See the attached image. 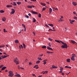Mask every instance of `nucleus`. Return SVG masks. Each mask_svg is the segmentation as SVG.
I'll return each instance as SVG.
<instances>
[{
    "mask_svg": "<svg viewBox=\"0 0 77 77\" xmlns=\"http://www.w3.org/2000/svg\"><path fill=\"white\" fill-rule=\"evenodd\" d=\"M33 22L34 23H35V22L36 21V19H35V18H33Z\"/></svg>",
    "mask_w": 77,
    "mask_h": 77,
    "instance_id": "a878e982",
    "label": "nucleus"
},
{
    "mask_svg": "<svg viewBox=\"0 0 77 77\" xmlns=\"http://www.w3.org/2000/svg\"><path fill=\"white\" fill-rule=\"evenodd\" d=\"M23 48H26V45H25V44H23Z\"/></svg>",
    "mask_w": 77,
    "mask_h": 77,
    "instance_id": "bb28decb",
    "label": "nucleus"
},
{
    "mask_svg": "<svg viewBox=\"0 0 77 77\" xmlns=\"http://www.w3.org/2000/svg\"><path fill=\"white\" fill-rule=\"evenodd\" d=\"M46 9V8H43L42 9L43 11H45V9Z\"/></svg>",
    "mask_w": 77,
    "mask_h": 77,
    "instance_id": "79ce46f5",
    "label": "nucleus"
},
{
    "mask_svg": "<svg viewBox=\"0 0 77 77\" xmlns=\"http://www.w3.org/2000/svg\"><path fill=\"white\" fill-rule=\"evenodd\" d=\"M38 60H42L41 58L39 57L38 58Z\"/></svg>",
    "mask_w": 77,
    "mask_h": 77,
    "instance_id": "72a5a7b5",
    "label": "nucleus"
},
{
    "mask_svg": "<svg viewBox=\"0 0 77 77\" xmlns=\"http://www.w3.org/2000/svg\"><path fill=\"white\" fill-rule=\"evenodd\" d=\"M60 42L63 45L62 46V48H68V45L66 44L63 42L62 41H60Z\"/></svg>",
    "mask_w": 77,
    "mask_h": 77,
    "instance_id": "f257e3e1",
    "label": "nucleus"
},
{
    "mask_svg": "<svg viewBox=\"0 0 77 77\" xmlns=\"http://www.w3.org/2000/svg\"><path fill=\"white\" fill-rule=\"evenodd\" d=\"M72 56H73L72 57H75V56L76 55H75V54H72Z\"/></svg>",
    "mask_w": 77,
    "mask_h": 77,
    "instance_id": "f704fd0d",
    "label": "nucleus"
},
{
    "mask_svg": "<svg viewBox=\"0 0 77 77\" xmlns=\"http://www.w3.org/2000/svg\"><path fill=\"white\" fill-rule=\"evenodd\" d=\"M31 12L33 14H35V15H37L38 13V12H36L35 11H33V10L31 11Z\"/></svg>",
    "mask_w": 77,
    "mask_h": 77,
    "instance_id": "39448f33",
    "label": "nucleus"
},
{
    "mask_svg": "<svg viewBox=\"0 0 77 77\" xmlns=\"http://www.w3.org/2000/svg\"><path fill=\"white\" fill-rule=\"evenodd\" d=\"M72 4L74 5V6H76V5H77V3L75 2H72Z\"/></svg>",
    "mask_w": 77,
    "mask_h": 77,
    "instance_id": "f8f14e48",
    "label": "nucleus"
},
{
    "mask_svg": "<svg viewBox=\"0 0 77 77\" xmlns=\"http://www.w3.org/2000/svg\"><path fill=\"white\" fill-rule=\"evenodd\" d=\"M48 39L49 41H52V39L51 38H48Z\"/></svg>",
    "mask_w": 77,
    "mask_h": 77,
    "instance_id": "a19ab883",
    "label": "nucleus"
},
{
    "mask_svg": "<svg viewBox=\"0 0 77 77\" xmlns=\"http://www.w3.org/2000/svg\"><path fill=\"white\" fill-rule=\"evenodd\" d=\"M28 15H29V16H31V14H30V13H29L28 14Z\"/></svg>",
    "mask_w": 77,
    "mask_h": 77,
    "instance_id": "603ef678",
    "label": "nucleus"
},
{
    "mask_svg": "<svg viewBox=\"0 0 77 77\" xmlns=\"http://www.w3.org/2000/svg\"><path fill=\"white\" fill-rule=\"evenodd\" d=\"M20 47H21L22 48H23V45H20Z\"/></svg>",
    "mask_w": 77,
    "mask_h": 77,
    "instance_id": "4d7b16f0",
    "label": "nucleus"
},
{
    "mask_svg": "<svg viewBox=\"0 0 77 77\" xmlns=\"http://www.w3.org/2000/svg\"><path fill=\"white\" fill-rule=\"evenodd\" d=\"M7 31H6V29H4V32H7Z\"/></svg>",
    "mask_w": 77,
    "mask_h": 77,
    "instance_id": "a18cd8bd",
    "label": "nucleus"
},
{
    "mask_svg": "<svg viewBox=\"0 0 77 77\" xmlns=\"http://www.w3.org/2000/svg\"><path fill=\"white\" fill-rule=\"evenodd\" d=\"M71 59L73 61H75V59L74 57H72L71 58Z\"/></svg>",
    "mask_w": 77,
    "mask_h": 77,
    "instance_id": "6e6552de",
    "label": "nucleus"
},
{
    "mask_svg": "<svg viewBox=\"0 0 77 77\" xmlns=\"http://www.w3.org/2000/svg\"><path fill=\"white\" fill-rule=\"evenodd\" d=\"M16 60H14V61L15 63H16V65H18L19 64V61H17V60H18V59L17 57H16Z\"/></svg>",
    "mask_w": 77,
    "mask_h": 77,
    "instance_id": "7ed1b4c3",
    "label": "nucleus"
},
{
    "mask_svg": "<svg viewBox=\"0 0 77 77\" xmlns=\"http://www.w3.org/2000/svg\"><path fill=\"white\" fill-rule=\"evenodd\" d=\"M14 76L16 77H21V76H20V74H17L15 75Z\"/></svg>",
    "mask_w": 77,
    "mask_h": 77,
    "instance_id": "9b49d317",
    "label": "nucleus"
},
{
    "mask_svg": "<svg viewBox=\"0 0 77 77\" xmlns=\"http://www.w3.org/2000/svg\"><path fill=\"white\" fill-rule=\"evenodd\" d=\"M8 73L9 74L8 75H9L10 77H13V75H14V73H13V72H12V71H9Z\"/></svg>",
    "mask_w": 77,
    "mask_h": 77,
    "instance_id": "f03ea898",
    "label": "nucleus"
},
{
    "mask_svg": "<svg viewBox=\"0 0 77 77\" xmlns=\"http://www.w3.org/2000/svg\"><path fill=\"white\" fill-rule=\"evenodd\" d=\"M27 61H28L27 59H26V60H25V62H27Z\"/></svg>",
    "mask_w": 77,
    "mask_h": 77,
    "instance_id": "052dcab7",
    "label": "nucleus"
},
{
    "mask_svg": "<svg viewBox=\"0 0 77 77\" xmlns=\"http://www.w3.org/2000/svg\"><path fill=\"white\" fill-rule=\"evenodd\" d=\"M3 66H4L3 65H2L0 66V68H2V67H3Z\"/></svg>",
    "mask_w": 77,
    "mask_h": 77,
    "instance_id": "4c0bfd02",
    "label": "nucleus"
},
{
    "mask_svg": "<svg viewBox=\"0 0 77 77\" xmlns=\"http://www.w3.org/2000/svg\"><path fill=\"white\" fill-rule=\"evenodd\" d=\"M62 74L63 75H64V73H63V72H62Z\"/></svg>",
    "mask_w": 77,
    "mask_h": 77,
    "instance_id": "0e129e2a",
    "label": "nucleus"
},
{
    "mask_svg": "<svg viewBox=\"0 0 77 77\" xmlns=\"http://www.w3.org/2000/svg\"><path fill=\"white\" fill-rule=\"evenodd\" d=\"M4 12L5 11H3V10L0 11V13H4Z\"/></svg>",
    "mask_w": 77,
    "mask_h": 77,
    "instance_id": "7c9ffc66",
    "label": "nucleus"
},
{
    "mask_svg": "<svg viewBox=\"0 0 77 77\" xmlns=\"http://www.w3.org/2000/svg\"><path fill=\"white\" fill-rule=\"evenodd\" d=\"M63 68H62V67L60 68V71H62V70H63Z\"/></svg>",
    "mask_w": 77,
    "mask_h": 77,
    "instance_id": "37998d69",
    "label": "nucleus"
},
{
    "mask_svg": "<svg viewBox=\"0 0 77 77\" xmlns=\"http://www.w3.org/2000/svg\"><path fill=\"white\" fill-rule=\"evenodd\" d=\"M73 14H76V13H75V11H74L73 12Z\"/></svg>",
    "mask_w": 77,
    "mask_h": 77,
    "instance_id": "3c124183",
    "label": "nucleus"
},
{
    "mask_svg": "<svg viewBox=\"0 0 77 77\" xmlns=\"http://www.w3.org/2000/svg\"><path fill=\"white\" fill-rule=\"evenodd\" d=\"M6 7L7 8H11V7H12V5H7Z\"/></svg>",
    "mask_w": 77,
    "mask_h": 77,
    "instance_id": "ddd939ff",
    "label": "nucleus"
},
{
    "mask_svg": "<svg viewBox=\"0 0 77 77\" xmlns=\"http://www.w3.org/2000/svg\"><path fill=\"white\" fill-rule=\"evenodd\" d=\"M41 5H42V6H45L46 5V4H45L43 3L42 2L41 3Z\"/></svg>",
    "mask_w": 77,
    "mask_h": 77,
    "instance_id": "dca6fc26",
    "label": "nucleus"
},
{
    "mask_svg": "<svg viewBox=\"0 0 77 77\" xmlns=\"http://www.w3.org/2000/svg\"><path fill=\"white\" fill-rule=\"evenodd\" d=\"M48 45L49 46V47H51V44L50 43H49Z\"/></svg>",
    "mask_w": 77,
    "mask_h": 77,
    "instance_id": "49530a36",
    "label": "nucleus"
},
{
    "mask_svg": "<svg viewBox=\"0 0 77 77\" xmlns=\"http://www.w3.org/2000/svg\"><path fill=\"white\" fill-rule=\"evenodd\" d=\"M6 66H4V67H3L2 69L1 70H2V71H3V70H4V69H6Z\"/></svg>",
    "mask_w": 77,
    "mask_h": 77,
    "instance_id": "4468645a",
    "label": "nucleus"
},
{
    "mask_svg": "<svg viewBox=\"0 0 77 77\" xmlns=\"http://www.w3.org/2000/svg\"><path fill=\"white\" fill-rule=\"evenodd\" d=\"M13 3L14 4H12V5H14V6H17V4L16 3H15V2H13Z\"/></svg>",
    "mask_w": 77,
    "mask_h": 77,
    "instance_id": "412c9836",
    "label": "nucleus"
},
{
    "mask_svg": "<svg viewBox=\"0 0 77 77\" xmlns=\"http://www.w3.org/2000/svg\"><path fill=\"white\" fill-rule=\"evenodd\" d=\"M47 72H48V71H45L44 73H43V74H46Z\"/></svg>",
    "mask_w": 77,
    "mask_h": 77,
    "instance_id": "ea45409f",
    "label": "nucleus"
},
{
    "mask_svg": "<svg viewBox=\"0 0 77 77\" xmlns=\"http://www.w3.org/2000/svg\"><path fill=\"white\" fill-rule=\"evenodd\" d=\"M47 49L48 50H52L53 51V50L52 48H51L49 46H48L47 47Z\"/></svg>",
    "mask_w": 77,
    "mask_h": 77,
    "instance_id": "1a4fd4ad",
    "label": "nucleus"
},
{
    "mask_svg": "<svg viewBox=\"0 0 77 77\" xmlns=\"http://www.w3.org/2000/svg\"><path fill=\"white\" fill-rule=\"evenodd\" d=\"M69 21L70 22L71 24H73L72 23H74V21H75V20H71V19H70L69 20Z\"/></svg>",
    "mask_w": 77,
    "mask_h": 77,
    "instance_id": "9d476101",
    "label": "nucleus"
},
{
    "mask_svg": "<svg viewBox=\"0 0 77 77\" xmlns=\"http://www.w3.org/2000/svg\"><path fill=\"white\" fill-rule=\"evenodd\" d=\"M27 8H32V6H27Z\"/></svg>",
    "mask_w": 77,
    "mask_h": 77,
    "instance_id": "b1692460",
    "label": "nucleus"
},
{
    "mask_svg": "<svg viewBox=\"0 0 77 77\" xmlns=\"http://www.w3.org/2000/svg\"><path fill=\"white\" fill-rule=\"evenodd\" d=\"M47 53H48V54L50 53V52L48 51H47Z\"/></svg>",
    "mask_w": 77,
    "mask_h": 77,
    "instance_id": "5fc2aeb1",
    "label": "nucleus"
},
{
    "mask_svg": "<svg viewBox=\"0 0 77 77\" xmlns=\"http://www.w3.org/2000/svg\"><path fill=\"white\" fill-rule=\"evenodd\" d=\"M70 42H71V43H72V44H77V43L76 42L72 40L70 41Z\"/></svg>",
    "mask_w": 77,
    "mask_h": 77,
    "instance_id": "0eeeda50",
    "label": "nucleus"
},
{
    "mask_svg": "<svg viewBox=\"0 0 77 77\" xmlns=\"http://www.w3.org/2000/svg\"><path fill=\"white\" fill-rule=\"evenodd\" d=\"M56 42H58V43H60V41L58 40H55Z\"/></svg>",
    "mask_w": 77,
    "mask_h": 77,
    "instance_id": "473e14b6",
    "label": "nucleus"
},
{
    "mask_svg": "<svg viewBox=\"0 0 77 77\" xmlns=\"http://www.w3.org/2000/svg\"><path fill=\"white\" fill-rule=\"evenodd\" d=\"M74 19H75V20H77V17H75L74 18Z\"/></svg>",
    "mask_w": 77,
    "mask_h": 77,
    "instance_id": "8fccbe9b",
    "label": "nucleus"
},
{
    "mask_svg": "<svg viewBox=\"0 0 77 77\" xmlns=\"http://www.w3.org/2000/svg\"><path fill=\"white\" fill-rule=\"evenodd\" d=\"M33 33L34 35H35V32H33Z\"/></svg>",
    "mask_w": 77,
    "mask_h": 77,
    "instance_id": "338daca9",
    "label": "nucleus"
},
{
    "mask_svg": "<svg viewBox=\"0 0 77 77\" xmlns=\"http://www.w3.org/2000/svg\"><path fill=\"white\" fill-rule=\"evenodd\" d=\"M2 20L3 21H6V18L4 17L2 18Z\"/></svg>",
    "mask_w": 77,
    "mask_h": 77,
    "instance_id": "2eb2a0df",
    "label": "nucleus"
},
{
    "mask_svg": "<svg viewBox=\"0 0 77 77\" xmlns=\"http://www.w3.org/2000/svg\"><path fill=\"white\" fill-rule=\"evenodd\" d=\"M21 67H20V66H18V68L19 69H21Z\"/></svg>",
    "mask_w": 77,
    "mask_h": 77,
    "instance_id": "58836bf2",
    "label": "nucleus"
},
{
    "mask_svg": "<svg viewBox=\"0 0 77 77\" xmlns=\"http://www.w3.org/2000/svg\"><path fill=\"white\" fill-rule=\"evenodd\" d=\"M33 76H35V77H36V75L35 74H32Z\"/></svg>",
    "mask_w": 77,
    "mask_h": 77,
    "instance_id": "864d4df0",
    "label": "nucleus"
},
{
    "mask_svg": "<svg viewBox=\"0 0 77 77\" xmlns=\"http://www.w3.org/2000/svg\"><path fill=\"white\" fill-rule=\"evenodd\" d=\"M40 63V61L39 60L38 61H37L36 62V63H37V64H38V63Z\"/></svg>",
    "mask_w": 77,
    "mask_h": 77,
    "instance_id": "cd10ccee",
    "label": "nucleus"
},
{
    "mask_svg": "<svg viewBox=\"0 0 77 77\" xmlns=\"http://www.w3.org/2000/svg\"><path fill=\"white\" fill-rule=\"evenodd\" d=\"M17 5H20L21 3V2H17Z\"/></svg>",
    "mask_w": 77,
    "mask_h": 77,
    "instance_id": "6ab92c4d",
    "label": "nucleus"
},
{
    "mask_svg": "<svg viewBox=\"0 0 77 77\" xmlns=\"http://www.w3.org/2000/svg\"><path fill=\"white\" fill-rule=\"evenodd\" d=\"M26 18H29V16H26Z\"/></svg>",
    "mask_w": 77,
    "mask_h": 77,
    "instance_id": "bf43d9fd",
    "label": "nucleus"
},
{
    "mask_svg": "<svg viewBox=\"0 0 77 77\" xmlns=\"http://www.w3.org/2000/svg\"><path fill=\"white\" fill-rule=\"evenodd\" d=\"M38 66V65H35L33 67V68H36V66Z\"/></svg>",
    "mask_w": 77,
    "mask_h": 77,
    "instance_id": "e433bc0d",
    "label": "nucleus"
},
{
    "mask_svg": "<svg viewBox=\"0 0 77 77\" xmlns=\"http://www.w3.org/2000/svg\"><path fill=\"white\" fill-rule=\"evenodd\" d=\"M47 48V46H46L44 45L42 47V48Z\"/></svg>",
    "mask_w": 77,
    "mask_h": 77,
    "instance_id": "4be33fe9",
    "label": "nucleus"
},
{
    "mask_svg": "<svg viewBox=\"0 0 77 77\" xmlns=\"http://www.w3.org/2000/svg\"><path fill=\"white\" fill-rule=\"evenodd\" d=\"M20 69H24V68L21 67Z\"/></svg>",
    "mask_w": 77,
    "mask_h": 77,
    "instance_id": "e2e57ef3",
    "label": "nucleus"
},
{
    "mask_svg": "<svg viewBox=\"0 0 77 77\" xmlns=\"http://www.w3.org/2000/svg\"><path fill=\"white\" fill-rule=\"evenodd\" d=\"M52 67L53 68H55V66H52Z\"/></svg>",
    "mask_w": 77,
    "mask_h": 77,
    "instance_id": "de8ad7c7",
    "label": "nucleus"
},
{
    "mask_svg": "<svg viewBox=\"0 0 77 77\" xmlns=\"http://www.w3.org/2000/svg\"><path fill=\"white\" fill-rule=\"evenodd\" d=\"M65 68H69L70 69H71V67H68V66H65Z\"/></svg>",
    "mask_w": 77,
    "mask_h": 77,
    "instance_id": "5701e85b",
    "label": "nucleus"
},
{
    "mask_svg": "<svg viewBox=\"0 0 77 77\" xmlns=\"http://www.w3.org/2000/svg\"><path fill=\"white\" fill-rule=\"evenodd\" d=\"M8 56H9V55H7L5 56L4 55L3 56H1V57H0V60H2V59H5V58H6V57H8Z\"/></svg>",
    "mask_w": 77,
    "mask_h": 77,
    "instance_id": "20e7f679",
    "label": "nucleus"
},
{
    "mask_svg": "<svg viewBox=\"0 0 77 77\" xmlns=\"http://www.w3.org/2000/svg\"><path fill=\"white\" fill-rule=\"evenodd\" d=\"M42 77V75L39 76L38 77Z\"/></svg>",
    "mask_w": 77,
    "mask_h": 77,
    "instance_id": "774afa93",
    "label": "nucleus"
},
{
    "mask_svg": "<svg viewBox=\"0 0 77 77\" xmlns=\"http://www.w3.org/2000/svg\"><path fill=\"white\" fill-rule=\"evenodd\" d=\"M5 45L0 46V48H2V47H5Z\"/></svg>",
    "mask_w": 77,
    "mask_h": 77,
    "instance_id": "2f4dec72",
    "label": "nucleus"
},
{
    "mask_svg": "<svg viewBox=\"0 0 77 77\" xmlns=\"http://www.w3.org/2000/svg\"><path fill=\"white\" fill-rule=\"evenodd\" d=\"M22 26H23V27H24V28L25 29V28L26 27L25 25L24 24H22Z\"/></svg>",
    "mask_w": 77,
    "mask_h": 77,
    "instance_id": "c03bdc74",
    "label": "nucleus"
},
{
    "mask_svg": "<svg viewBox=\"0 0 77 77\" xmlns=\"http://www.w3.org/2000/svg\"><path fill=\"white\" fill-rule=\"evenodd\" d=\"M38 17H39V18L41 17V14L39 13L38 14Z\"/></svg>",
    "mask_w": 77,
    "mask_h": 77,
    "instance_id": "c756f323",
    "label": "nucleus"
},
{
    "mask_svg": "<svg viewBox=\"0 0 77 77\" xmlns=\"http://www.w3.org/2000/svg\"><path fill=\"white\" fill-rule=\"evenodd\" d=\"M11 14H14V13H15V9H11Z\"/></svg>",
    "mask_w": 77,
    "mask_h": 77,
    "instance_id": "423d86ee",
    "label": "nucleus"
},
{
    "mask_svg": "<svg viewBox=\"0 0 77 77\" xmlns=\"http://www.w3.org/2000/svg\"><path fill=\"white\" fill-rule=\"evenodd\" d=\"M45 26H46V27H49V26H48L47 24L45 25Z\"/></svg>",
    "mask_w": 77,
    "mask_h": 77,
    "instance_id": "09e8293b",
    "label": "nucleus"
},
{
    "mask_svg": "<svg viewBox=\"0 0 77 77\" xmlns=\"http://www.w3.org/2000/svg\"><path fill=\"white\" fill-rule=\"evenodd\" d=\"M29 65H32V63H29Z\"/></svg>",
    "mask_w": 77,
    "mask_h": 77,
    "instance_id": "13d9d810",
    "label": "nucleus"
},
{
    "mask_svg": "<svg viewBox=\"0 0 77 77\" xmlns=\"http://www.w3.org/2000/svg\"><path fill=\"white\" fill-rule=\"evenodd\" d=\"M15 43H17V44H18V40H15Z\"/></svg>",
    "mask_w": 77,
    "mask_h": 77,
    "instance_id": "c85d7f7f",
    "label": "nucleus"
},
{
    "mask_svg": "<svg viewBox=\"0 0 77 77\" xmlns=\"http://www.w3.org/2000/svg\"><path fill=\"white\" fill-rule=\"evenodd\" d=\"M53 31L54 32V31H55V29L52 30V29H49V31Z\"/></svg>",
    "mask_w": 77,
    "mask_h": 77,
    "instance_id": "393cba45",
    "label": "nucleus"
},
{
    "mask_svg": "<svg viewBox=\"0 0 77 77\" xmlns=\"http://www.w3.org/2000/svg\"><path fill=\"white\" fill-rule=\"evenodd\" d=\"M8 70H6L5 71V72H8Z\"/></svg>",
    "mask_w": 77,
    "mask_h": 77,
    "instance_id": "69168bd1",
    "label": "nucleus"
},
{
    "mask_svg": "<svg viewBox=\"0 0 77 77\" xmlns=\"http://www.w3.org/2000/svg\"><path fill=\"white\" fill-rule=\"evenodd\" d=\"M49 26H51V27H53L54 26H53V24H48Z\"/></svg>",
    "mask_w": 77,
    "mask_h": 77,
    "instance_id": "f3484780",
    "label": "nucleus"
},
{
    "mask_svg": "<svg viewBox=\"0 0 77 77\" xmlns=\"http://www.w3.org/2000/svg\"><path fill=\"white\" fill-rule=\"evenodd\" d=\"M39 56H41V57L42 56H43V54H42L41 55H40Z\"/></svg>",
    "mask_w": 77,
    "mask_h": 77,
    "instance_id": "6e6d98bb",
    "label": "nucleus"
},
{
    "mask_svg": "<svg viewBox=\"0 0 77 77\" xmlns=\"http://www.w3.org/2000/svg\"><path fill=\"white\" fill-rule=\"evenodd\" d=\"M66 60L67 62H70V60H71L69 59H67Z\"/></svg>",
    "mask_w": 77,
    "mask_h": 77,
    "instance_id": "a211bd4d",
    "label": "nucleus"
},
{
    "mask_svg": "<svg viewBox=\"0 0 77 77\" xmlns=\"http://www.w3.org/2000/svg\"><path fill=\"white\" fill-rule=\"evenodd\" d=\"M19 49H21V46H19Z\"/></svg>",
    "mask_w": 77,
    "mask_h": 77,
    "instance_id": "680f3d73",
    "label": "nucleus"
},
{
    "mask_svg": "<svg viewBox=\"0 0 77 77\" xmlns=\"http://www.w3.org/2000/svg\"><path fill=\"white\" fill-rule=\"evenodd\" d=\"M49 11L52 12V9H51V8H49Z\"/></svg>",
    "mask_w": 77,
    "mask_h": 77,
    "instance_id": "c9c22d12",
    "label": "nucleus"
},
{
    "mask_svg": "<svg viewBox=\"0 0 77 77\" xmlns=\"http://www.w3.org/2000/svg\"><path fill=\"white\" fill-rule=\"evenodd\" d=\"M43 62H44V63H43L44 65H45V64H46V63H47V62H46V61H45V60H44L43 61Z\"/></svg>",
    "mask_w": 77,
    "mask_h": 77,
    "instance_id": "aec40b11",
    "label": "nucleus"
}]
</instances>
